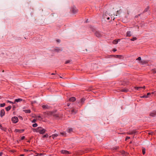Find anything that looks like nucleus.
Wrapping results in <instances>:
<instances>
[{"instance_id": "obj_3", "label": "nucleus", "mask_w": 156, "mask_h": 156, "mask_svg": "<svg viewBox=\"0 0 156 156\" xmlns=\"http://www.w3.org/2000/svg\"><path fill=\"white\" fill-rule=\"evenodd\" d=\"M95 35L98 37H101L102 35V33L99 31H96L95 33Z\"/></svg>"}, {"instance_id": "obj_57", "label": "nucleus", "mask_w": 156, "mask_h": 156, "mask_svg": "<svg viewBox=\"0 0 156 156\" xmlns=\"http://www.w3.org/2000/svg\"><path fill=\"white\" fill-rule=\"evenodd\" d=\"M88 22V20H87L86 21V23H87Z\"/></svg>"}, {"instance_id": "obj_39", "label": "nucleus", "mask_w": 156, "mask_h": 156, "mask_svg": "<svg viewBox=\"0 0 156 156\" xmlns=\"http://www.w3.org/2000/svg\"><path fill=\"white\" fill-rule=\"evenodd\" d=\"M151 93H147V94L146 95H147V96L148 97V96L149 95H151Z\"/></svg>"}, {"instance_id": "obj_43", "label": "nucleus", "mask_w": 156, "mask_h": 156, "mask_svg": "<svg viewBox=\"0 0 156 156\" xmlns=\"http://www.w3.org/2000/svg\"><path fill=\"white\" fill-rule=\"evenodd\" d=\"M149 8L148 7L146 9V11H147L148 9H149Z\"/></svg>"}, {"instance_id": "obj_46", "label": "nucleus", "mask_w": 156, "mask_h": 156, "mask_svg": "<svg viewBox=\"0 0 156 156\" xmlns=\"http://www.w3.org/2000/svg\"><path fill=\"white\" fill-rule=\"evenodd\" d=\"M24 151L25 152H27V151H28V150H26V149H24Z\"/></svg>"}, {"instance_id": "obj_38", "label": "nucleus", "mask_w": 156, "mask_h": 156, "mask_svg": "<svg viewBox=\"0 0 156 156\" xmlns=\"http://www.w3.org/2000/svg\"><path fill=\"white\" fill-rule=\"evenodd\" d=\"M2 130H4V131H5L6 130V129H5L4 128H3L2 127V128L1 129Z\"/></svg>"}, {"instance_id": "obj_63", "label": "nucleus", "mask_w": 156, "mask_h": 156, "mask_svg": "<svg viewBox=\"0 0 156 156\" xmlns=\"http://www.w3.org/2000/svg\"><path fill=\"white\" fill-rule=\"evenodd\" d=\"M21 117V118H20V119L22 118V117Z\"/></svg>"}, {"instance_id": "obj_33", "label": "nucleus", "mask_w": 156, "mask_h": 156, "mask_svg": "<svg viewBox=\"0 0 156 156\" xmlns=\"http://www.w3.org/2000/svg\"><path fill=\"white\" fill-rule=\"evenodd\" d=\"M48 137V135L47 134H46L44 135L43 136V138H44L45 137Z\"/></svg>"}, {"instance_id": "obj_62", "label": "nucleus", "mask_w": 156, "mask_h": 156, "mask_svg": "<svg viewBox=\"0 0 156 156\" xmlns=\"http://www.w3.org/2000/svg\"><path fill=\"white\" fill-rule=\"evenodd\" d=\"M21 117V118H20V119L22 118V117Z\"/></svg>"}, {"instance_id": "obj_49", "label": "nucleus", "mask_w": 156, "mask_h": 156, "mask_svg": "<svg viewBox=\"0 0 156 156\" xmlns=\"http://www.w3.org/2000/svg\"><path fill=\"white\" fill-rule=\"evenodd\" d=\"M125 153V152L124 151H123L122 152V154H124Z\"/></svg>"}, {"instance_id": "obj_55", "label": "nucleus", "mask_w": 156, "mask_h": 156, "mask_svg": "<svg viewBox=\"0 0 156 156\" xmlns=\"http://www.w3.org/2000/svg\"><path fill=\"white\" fill-rule=\"evenodd\" d=\"M74 109H73L72 110V112H73L74 111Z\"/></svg>"}, {"instance_id": "obj_60", "label": "nucleus", "mask_w": 156, "mask_h": 156, "mask_svg": "<svg viewBox=\"0 0 156 156\" xmlns=\"http://www.w3.org/2000/svg\"><path fill=\"white\" fill-rule=\"evenodd\" d=\"M60 78H62V77L61 76H60Z\"/></svg>"}, {"instance_id": "obj_19", "label": "nucleus", "mask_w": 156, "mask_h": 156, "mask_svg": "<svg viewBox=\"0 0 156 156\" xmlns=\"http://www.w3.org/2000/svg\"><path fill=\"white\" fill-rule=\"evenodd\" d=\"M112 56L116 58H119L121 57V55H115Z\"/></svg>"}, {"instance_id": "obj_51", "label": "nucleus", "mask_w": 156, "mask_h": 156, "mask_svg": "<svg viewBox=\"0 0 156 156\" xmlns=\"http://www.w3.org/2000/svg\"><path fill=\"white\" fill-rule=\"evenodd\" d=\"M69 105H70V104H69V103H68L67 104V105L68 106H69Z\"/></svg>"}, {"instance_id": "obj_42", "label": "nucleus", "mask_w": 156, "mask_h": 156, "mask_svg": "<svg viewBox=\"0 0 156 156\" xmlns=\"http://www.w3.org/2000/svg\"><path fill=\"white\" fill-rule=\"evenodd\" d=\"M36 121V120L35 119H34L32 121V122H35Z\"/></svg>"}, {"instance_id": "obj_17", "label": "nucleus", "mask_w": 156, "mask_h": 156, "mask_svg": "<svg viewBox=\"0 0 156 156\" xmlns=\"http://www.w3.org/2000/svg\"><path fill=\"white\" fill-rule=\"evenodd\" d=\"M11 108H12L11 106L10 105L7 107H6L5 109V110H6V111L8 112L10 110Z\"/></svg>"}, {"instance_id": "obj_50", "label": "nucleus", "mask_w": 156, "mask_h": 156, "mask_svg": "<svg viewBox=\"0 0 156 156\" xmlns=\"http://www.w3.org/2000/svg\"><path fill=\"white\" fill-rule=\"evenodd\" d=\"M2 128V125L0 124V128Z\"/></svg>"}, {"instance_id": "obj_9", "label": "nucleus", "mask_w": 156, "mask_h": 156, "mask_svg": "<svg viewBox=\"0 0 156 156\" xmlns=\"http://www.w3.org/2000/svg\"><path fill=\"white\" fill-rule=\"evenodd\" d=\"M42 107L44 109H49V107L47 105H42Z\"/></svg>"}, {"instance_id": "obj_21", "label": "nucleus", "mask_w": 156, "mask_h": 156, "mask_svg": "<svg viewBox=\"0 0 156 156\" xmlns=\"http://www.w3.org/2000/svg\"><path fill=\"white\" fill-rule=\"evenodd\" d=\"M58 135L57 134H53L51 136L54 139L55 137H57L58 136Z\"/></svg>"}, {"instance_id": "obj_37", "label": "nucleus", "mask_w": 156, "mask_h": 156, "mask_svg": "<svg viewBox=\"0 0 156 156\" xmlns=\"http://www.w3.org/2000/svg\"><path fill=\"white\" fill-rule=\"evenodd\" d=\"M25 137L24 136H22L21 137V140H23L25 139Z\"/></svg>"}, {"instance_id": "obj_54", "label": "nucleus", "mask_w": 156, "mask_h": 156, "mask_svg": "<svg viewBox=\"0 0 156 156\" xmlns=\"http://www.w3.org/2000/svg\"><path fill=\"white\" fill-rule=\"evenodd\" d=\"M52 75H54L55 74L54 73H51V74Z\"/></svg>"}, {"instance_id": "obj_10", "label": "nucleus", "mask_w": 156, "mask_h": 156, "mask_svg": "<svg viewBox=\"0 0 156 156\" xmlns=\"http://www.w3.org/2000/svg\"><path fill=\"white\" fill-rule=\"evenodd\" d=\"M135 90L140 91L142 89L141 87H134Z\"/></svg>"}, {"instance_id": "obj_40", "label": "nucleus", "mask_w": 156, "mask_h": 156, "mask_svg": "<svg viewBox=\"0 0 156 156\" xmlns=\"http://www.w3.org/2000/svg\"><path fill=\"white\" fill-rule=\"evenodd\" d=\"M154 133L153 132H151V133H148V134L149 135H152Z\"/></svg>"}, {"instance_id": "obj_64", "label": "nucleus", "mask_w": 156, "mask_h": 156, "mask_svg": "<svg viewBox=\"0 0 156 156\" xmlns=\"http://www.w3.org/2000/svg\"><path fill=\"white\" fill-rule=\"evenodd\" d=\"M56 117H58V116H57Z\"/></svg>"}, {"instance_id": "obj_15", "label": "nucleus", "mask_w": 156, "mask_h": 156, "mask_svg": "<svg viewBox=\"0 0 156 156\" xmlns=\"http://www.w3.org/2000/svg\"><path fill=\"white\" fill-rule=\"evenodd\" d=\"M140 63L142 64V65L144 64H146L147 63V62L145 60H141L140 62Z\"/></svg>"}, {"instance_id": "obj_41", "label": "nucleus", "mask_w": 156, "mask_h": 156, "mask_svg": "<svg viewBox=\"0 0 156 156\" xmlns=\"http://www.w3.org/2000/svg\"><path fill=\"white\" fill-rule=\"evenodd\" d=\"M105 19H106L107 20H109L110 19V17H104Z\"/></svg>"}, {"instance_id": "obj_28", "label": "nucleus", "mask_w": 156, "mask_h": 156, "mask_svg": "<svg viewBox=\"0 0 156 156\" xmlns=\"http://www.w3.org/2000/svg\"><path fill=\"white\" fill-rule=\"evenodd\" d=\"M151 71H152V72L153 73H156V69H152Z\"/></svg>"}, {"instance_id": "obj_23", "label": "nucleus", "mask_w": 156, "mask_h": 156, "mask_svg": "<svg viewBox=\"0 0 156 156\" xmlns=\"http://www.w3.org/2000/svg\"><path fill=\"white\" fill-rule=\"evenodd\" d=\"M140 97L141 98H148V97L147 96V95H146L144 94V95L141 96Z\"/></svg>"}, {"instance_id": "obj_11", "label": "nucleus", "mask_w": 156, "mask_h": 156, "mask_svg": "<svg viewBox=\"0 0 156 156\" xmlns=\"http://www.w3.org/2000/svg\"><path fill=\"white\" fill-rule=\"evenodd\" d=\"M76 99L74 97H72L69 99V100L70 101L73 102L76 101Z\"/></svg>"}, {"instance_id": "obj_61", "label": "nucleus", "mask_w": 156, "mask_h": 156, "mask_svg": "<svg viewBox=\"0 0 156 156\" xmlns=\"http://www.w3.org/2000/svg\"><path fill=\"white\" fill-rule=\"evenodd\" d=\"M155 132L156 133V130H155Z\"/></svg>"}, {"instance_id": "obj_7", "label": "nucleus", "mask_w": 156, "mask_h": 156, "mask_svg": "<svg viewBox=\"0 0 156 156\" xmlns=\"http://www.w3.org/2000/svg\"><path fill=\"white\" fill-rule=\"evenodd\" d=\"M150 115L152 117H154L156 116V112L153 111L150 114Z\"/></svg>"}, {"instance_id": "obj_13", "label": "nucleus", "mask_w": 156, "mask_h": 156, "mask_svg": "<svg viewBox=\"0 0 156 156\" xmlns=\"http://www.w3.org/2000/svg\"><path fill=\"white\" fill-rule=\"evenodd\" d=\"M67 131L68 133H71L73 132V129L72 128H68L67 130Z\"/></svg>"}, {"instance_id": "obj_24", "label": "nucleus", "mask_w": 156, "mask_h": 156, "mask_svg": "<svg viewBox=\"0 0 156 156\" xmlns=\"http://www.w3.org/2000/svg\"><path fill=\"white\" fill-rule=\"evenodd\" d=\"M60 133L63 136H66V133L64 132H62Z\"/></svg>"}, {"instance_id": "obj_29", "label": "nucleus", "mask_w": 156, "mask_h": 156, "mask_svg": "<svg viewBox=\"0 0 156 156\" xmlns=\"http://www.w3.org/2000/svg\"><path fill=\"white\" fill-rule=\"evenodd\" d=\"M62 50H61L60 49L58 48L56 49L55 50V51L57 52H58L60 51H61Z\"/></svg>"}, {"instance_id": "obj_34", "label": "nucleus", "mask_w": 156, "mask_h": 156, "mask_svg": "<svg viewBox=\"0 0 156 156\" xmlns=\"http://www.w3.org/2000/svg\"><path fill=\"white\" fill-rule=\"evenodd\" d=\"M7 102L8 103H11V104H14L15 103V102H12L11 101H9V100H7Z\"/></svg>"}, {"instance_id": "obj_58", "label": "nucleus", "mask_w": 156, "mask_h": 156, "mask_svg": "<svg viewBox=\"0 0 156 156\" xmlns=\"http://www.w3.org/2000/svg\"><path fill=\"white\" fill-rule=\"evenodd\" d=\"M2 97L1 96H0V99H1L2 98Z\"/></svg>"}, {"instance_id": "obj_32", "label": "nucleus", "mask_w": 156, "mask_h": 156, "mask_svg": "<svg viewBox=\"0 0 156 156\" xmlns=\"http://www.w3.org/2000/svg\"><path fill=\"white\" fill-rule=\"evenodd\" d=\"M121 91L122 92H127V90L126 89H122L121 90Z\"/></svg>"}, {"instance_id": "obj_35", "label": "nucleus", "mask_w": 156, "mask_h": 156, "mask_svg": "<svg viewBox=\"0 0 156 156\" xmlns=\"http://www.w3.org/2000/svg\"><path fill=\"white\" fill-rule=\"evenodd\" d=\"M71 62V61L70 60H68L66 61L65 62V64H68L70 63Z\"/></svg>"}, {"instance_id": "obj_48", "label": "nucleus", "mask_w": 156, "mask_h": 156, "mask_svg": "<svg viewBox=\"0 0 156 156\" xmlns=\"http://www.w3.org/2000/svg\"><path fill=\"white\" fill-rule=\"evenodd\" d=\"M3 154V153L2 152L0 153V156H2V154Z\"/></svg>"}, {"instance_id": "obj_53", "label": "nucleus", "mask_w": 156, "mask_h": 156, "mask_svg": "<svg viewBox=\"0 0 156 156\" xmlns=\"http://www.w3.org/2000/svg\"><path fill=\"white\" fill-rule=\"evenodd\" d=\"M130 138V137L127 136V140L129 139Z\"/></svg>"}, {"instance_id": "obj_27", "label": "nucleus", "mask_w": 156, "mask_h": 156, "mask_svg": "<svg viewBox=\"0 0 156 156\" xmlns=\"http://www.w3.org/2000/svg\"><path fill=\"white\" fill-rule=\"evenodd\" d=\"M136 133V132L134 131H133L130 133H128V134H134V133ZM128 134V133H127V134Z\"/></svg>"}, {"instance_id": "obj_4", "label": "nucleus", "mask_w": 156, "mask_h": 156, "mask_svg": "<svg viewBox=\"0 0 156 156\" xmlns=\"http://www.w3.org/2000/svg\"><path fill=\"white\" fill-rule=\"evenodd\" d=\"M71 11L73 13H76L77 12V10L75 6H73L71 9Z\"/></svg>"}, {"instance_id": "obj_2", "label": "nucleus", "mask_w": 156, "mask_h": 156, "mask_svg": "<svg viewBox=\"0 0 156 156\" xmlns=\"http://www.w3.org/2000/svg\"><path fill=\"white\" fill-rule=\"evenodd\" d=\"M12 121L13 123H16L18 122V119L17 117L14 116L12 118Z\"/></svg>"}, {"instance_id": "obj_5", "label": "nucleus", "mask_w": 156, "mask_h": 156, "mask_svg": "<svg viewBox=\"0 0 156 156\" xmlns=\"http://www.w3.org/2000/svg\"><path fill=\"white\" fill-rule=\"evenodd\" d=\"M61 153L63 154H70V153L68 151H66V150H62L61 151Z\"/></svg>"}, {"instance_id": "obj_44", "label": "nucleus", "mask_w": 156, "mask_h": 156, "mask_svg": "<svg viewBox=\"0 0 156 156\" xmlns=\"http://www.w3.org/2000/svg\"><path fill=\"white\" fill-rule=\"evenodd\" d=\"M57 41L58 43L60 42V40L59 39H58L56 40Z\"/></svg>"}, {"instance_id": "obj_36", "label": "nucleus", "mask_w": 156, "mask_h": 156, "mask_svg": "<svg viewBox=\"0 0 156 156\" xmlns=\"http://www.w3.org/2000/svg\"><path fill=\"white\" fill-rule=\"evenodd\" d=\"M136 60H140V61H141V58L140 57H138L137 59H136Z\"/></svg>"}, {"instance_id": "obj_20", "label": "nucleus", "mask_w": 156, "mask_h": 156, "mask_svg": "<svg viewBox=\"0 0 156 156\" xmlns=\"http://www.w3.org/2000/svg\"><path fill=\"white\" fill-rule=\"evenodd\" d=\"M132 35V34L130 31H127V36H131Z\"/></svg>"}, {"instance_id": "obj_18", "label": "nucleus", "mask_w": 156, "mask_h": 156, "mask_svg": "<svg viewBox=\"0 0 156 156\" xmlns=\"http://www.w3.org/2000/svg\"><path fill=\"white\" fill-rule=\"evenodd\" d=\"M23 111L25 112L26 113H30L31 112V111L30 109L28 110H23Z\"/></svg>"}, {"instance_id": "obj_47", "label": "nucleus", "mask_w": 156, "mask_h": 156, "mask_svg": "<svg viewBox=\"0 0 156 156\" xmlns=\"http://www.w3.org/2000/svg\"><path fill=\"white\" fill-rule=\"evenodd\" d=\"M113 51H114V52H115V51H117V50H116V49H113Z\"/></svg>"}, {"instance_id": "obj_22", "label": "nucleus", "mask_w": 156, "mask_h": 156, "mask_svg": "<svg viewBox=\"0 0 156 156\" xmlns=\"http://www.w3.org/2000/svg\"><path fill=\"white\" fill-rule=\"evenodd\" d=\"M119 147L116 146L113 147V148H112L111 149L112 150H117L119 148Z\"/></svg>"}, {"instance_id": "obj_16", "label": "nucleus", "mask_w": 156, "mask_h": 156, "mask_svg": "<svg viewBox=\"0 0 156 156\" xmlns=\"http://www.w3.org/2000/svg\"><path fill=\"white\" fill-rule=\"evenodd\" d=\"M85 100V98H82L80 100V103L81 105H83Z\"/></svg>"}, {"instance_id": "obj_59", "label": "nucleus", "mask_w": 156, "mask_h": 156, "mask_svg": "<svg viewBox=\"0 0 156 156\" xmlns=\"http://www.w3.org/2000/svg\"><path fill=\"white\" fill-rule=\"evenodd\" d=\"M38 117L39 118H40V117H40V116H38Z\"/></svg>"}, {"instance_id": "obj_14", "label": "nucleus", "mask_w": 156, "mask_h": 156, "mask_svg": "<svg viewBox=\"0 0 156 156\" xmlns=\"http://www.w3.org/2000/svg\"><path fill=\"white\" fill-rule=\"evenodd\" d=\"M120 40L119 39L118 40H115L113 41L112 43L114 44H117L119 41H120Z\"/></svg>"}, {"instance_id": "obj_56", "label": "nucleus", "mask_w": 156, "mask_h": 156, "mask_svg": "<svg viewBox=\"0 0 156 156\" xmlns=\"http://www.w3.org/2000/svg\"><path fill=\"white\" fill-rule=\"evenodd\" d=\"M151 93V94H154V92H152V93Z\"/></svg>"}, {"instance_id": "obj_8", "label": "nucleus", "mask_w": 156, "mask_h": 156, "mask_svg": "<svg viewBox=\"0 0 156 156\" xmlns=\"http://www.w3.org/2000/svg\"><path fill=\"white\" fill-rule=\"evenodd\" d=\"M24 131V129H16L15 130V132L16 133H22Z\"/></svg>"}, {"instance_id": "obj_6", "label": "nucleus", "mask_w": 156, "mask_h": 156, "mask_svg": "<svg viewBox=\"0 0 156 156\" xmlns=\"http://www.w3.org/2000/svg\"><path fill=\"white\" fill-rule=\"evenodd\" d=\"M5 112L4 109H2L0 111V115L1 117H2L5 115Z\"/></svg>"}, {"instance_id": "obj_1", "label": "nucleus", "mask_w": 156, "mask_h": 156, "mask_svg": "<svg viewBox=\"0 0 156 156\" xmlns=\"http://www.w3.org/2000/svg\"><path fill=\"white\" fill-rule=\"evenodd\" d=\"M35 131L37 133H39L41 134H43L44 133L46 130L41 127H39L36 129H34Z\"/></svg>"}, {"instance_id": "obj_31", "label": "nucleus", "mask_w": 156, "mask_h": 156, "mask_svg": "<svg viewBox=\"0 0 156 156\" xmlns=\"http://www.w3.org/2000/svg\"><path fill=\"white\" fill-rule=\"evenodd\" d=\"M5 103L1 104H0V107H4L5 106Z\"/></svg>"}, {"instance_id": "obj_25", "label": "nucleus", "mask_w": 156, "mask_h": 156, "mask_svg": "<svg viewBox=\"0 0 156 156\" xmlns=\"http://www.w3.org/2000/svg\"><path fill=\"white\" fill-rule=\"evenodd\" d=\"M137 38L136 37H133L131 39H130L129 40L132 41H134L135 40H136Z\"/></svg>"}, {"instance_id": "obj_45", "label": "nucleus", "mask_w": 156, "mask_h": 156, "mask_svg": "<svg viewBox=\"0 0 156 156\" xmlns=\"http://www.w3.org/2000/svg\"><path fill=\"white\" fill-rule=\"evenodd\" d=\"M142 89H145V87L144 86H143L142 87H141Z\"/></svg>"}, {"instance_id": "obj_12", "label": "nucleus", "mask_w": 156, "mask_h": 156, "mask_svg": "<svg viewBox=\"0 0 156 156\" xmlns=\"http://www.w3.org/2000/svg\"><path fill=\"white\" fill-rule=\"evenodd\" d=\"M23 101V99L21 98H18L17 99H16L15 100L14 102L15 103L16 102H20L21 101Z\"/></svg>"}, {"instance_id": "obj_30", "label": "nucleus", "mask_w": 156, "mask_h": 156, "mask_svg": "<svg viewBox=\"0 0 156 156\" xmlns=\"http://www.w3.org/2000/svg\"><path fill=\"white\" fill-rule=\"evenodd\" d=\"M37 126V124L36 123H35L34 124L32 125L33 127H36Z\"/></svg>"}, {"instance_id": "obj_26", "label": "nucleus", "mask_w": 156, "mask_h": 156, "mask_svg": "<svg viewBox=\"0 0 156 156\" xmlns=\"http://www.w3.org/2000/svg\"><path fill=\"white\" fill-rule=\"evenodd\" d=\"M142 153L143 154H144L145 153V148H143L142 149Z\"/></svg>"}, {"instance_id": "obj_52", "label": "nucleus", "mask_w": 156, "mask_h": 156, "mask_svg": "<svg viewBox=\"0 0 156 156\" xmlns=\"http://www.w3.org/2000/svg\"><path fill=\"white\" fill-rule=\"evenodd\" d=\"M127 140V136L125 138V140L126 141Z\"/></svg>"}]
</instances>
